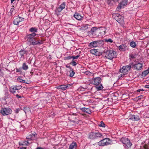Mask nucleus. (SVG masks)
Returning a JSON list of instances; mask_svg holds the SVG:
<instances>
[{
  "instance_id": "33",
  "label": "nucleus",
  "mask_w": 149,
  "mask_h": 149,
  "mask_svg": "<svg viewBox=\"0 0 149 149\" xmlns=\"http://www.w3.org/2000/svg\"><path fill=\"white\" fill-rule=\"evenodd\" d=\"M98 125L99 126L103 127H104L105 126V125L102 121H101L100 123L98 124Z\"/></svg>"
},
{
  "instance_id": "27",
  "label": "nucleus",
  "mask_w": 149,
  "mask_h": 149,
  "mask_svg": "<svg viewBox=\"0 0 149 149\" xmlns=\"http://www.w3.org/2000/svg\"><path fill=\"white\" fill-rule=\"evenodd\" d=\"M95 138H98L101 137L102 136V135L101 133L98 132H95Z\"/></svg>"
},
{
  "instance_id": "31",
  "label": "nucleus",
  "mask_w": 149,
  "mask_h": 149,
  "mask_svg": "<svg viewBox=\"0 0 149 149\" xmlns=\"http://www.w3.org/2000/svg\"><path fill=\"white\" fill-rule=\"evenodd\" d=\"M22 68L24 70H27L28 69V67L26 63H23L22 66Z\"/></svg>"
},
{
  "instance_id": "62",
  "label": "nucleus",
  "mask_w": 149,
  "mask_h": 149,
  "mask_svg": "<svg viewBox=\"0 0 149 149\" xmlns=\"http://www.w3.org/2000/svg\"><path fill=\"white\" fill-rule=\"evenodd\" d=\"M121 76H122V75H123L122 74H121Z\"/></svg>"
},
{
  "instance_id": "36",
  "label": "nucleus",
  "mask_w": 149,
  "mask_h": 149,
  "mask_svg": "<svg viewBox=\"0 0 149 149\" xmlns=\"http://www.w3.org/2000/svg\"><path fill=\"white\" fill-rule=\"evenodd\" d=\"M104 41L105 42L109 43H112L113 42V40L111 38L109 39H105Z\"/></svg>"
},
{
  "instance_id": "10",
  "label": "nucleus",
  "mask_w": 149,
  "mask_h": 149,
  "mask_svg": "<svg viewBox=\"0 0 149 149\" xmlns=\"http://www.w3.org/2000/svg\"><path fill=\"white\" fill-rule=\"evenodd\" d=\"M43 43L42 41L41 40L35 38L29 42V45H40L42 44Z\"/></svg>"
},
{
  "instance_id": "38",
  "label": "nucleus",
  "mask_w": 149,
  "mask_h": 149,
  "mask_svg": "<svg viewBox=\"0 0 149 149\" xmlns=\"http://www.w3.org/2000/svg\"><path fill=\"white\" fill-rule=\"evenodd\" d=\"M149 73V69H148V70L142 72V74H144L145 76L147 75Z\"/></svg>"
},
{
  "instance_id": "14",
  "label": "nucleus",
  "mask_w": 149,
  "mask_h": 149,
  "mask_svg": "<svg viewBox=\"0 0 149 149\" xmlns=\"http://www.w3.org/2000/svg\"><path fill=\"white\" fill-rule=\"evenodd\" d=\"M65 2H63L59 7L57 8L56 10V13H59L62 10L65 8Z\"/></svg>"
},
{
  "instance_id": "40",
  "label": "nucleus",
  "mask_w": 149,
  "mask_h": 149,
  "mask_svg": "<svg viewBox=\"0 0 149 149\" xmlns=\"http://www.w3.org/2000/svg\"><path fill=\"white\" fill-rule=\"evenodd\" d=\"M17 18L19 19V20L20 22L23 21L24 19V18L20 17H17Z\"/></svg>"
},
{
  "instance_id": "6",
  "label": "nucleus",
  "mask_w": 149,
  "mask_h": 149,
  "mask_svg": "<svg viewBox=\"0 0 149 149\" xmlns=\"http://www.w3.org/2000/svg\"><path fill=\"white\" fill-rule=\"evenodd\" d=\"M28 51L24 49H22L17 53V56L18 57L20 58H24L25 56L28 54Z\"/></svg>"
},
{
  "instance_id": "34",
  "label": "nucleus",
  "mask_w": 149,
  "mask_h": 149,
  "mask_svg": "<svg viewBox=\"0 0 149 149\" xmlns=\"http://www.w3.org/2000/svg\"><path fill=\"white\" fill-rule=\"evenodd\" d=\"M75 74V72L73 70V69L71 70V71H70V76L71 77H72Z\"/></svg>"
},
{
  "instance_id": "48",
  "label": "nucleus",
  "mask_w": 149,
  "mask_h": 149,
  "mask_svg": "<svg viewBox=\"0 0 149 149\" xmlns=\"http://www.w3.org/2000/svg\"><path fill=\"white\" fill-rule=\"evenodd\" d=\"M111 1V0H107V2L109 5L110 4Z\"/></svg>"
},
{
  "instance_id": "5",
  "label": "nucleus",
  "mask_w": 149,
  "mask_h": 149,
  "mask_svg": "<svg viewBox=\"0 0 149 149\" xmlns=\"http://www.w3.org/2000/svg\"><path fill=\"white\" fill-rule=\"evenodd\" d=\"M113 17L120 24H123L124 22V17L119 14H115Z\"/></svg>"
},
{
  "instance_id": "47",
  "label": "nucleus",
  "mask_w": 149,
  "mask_h": 149,
  "mask_svg": "<svg viewBox=\"0 0 149 149\" xmlns=\"http://www.w3.org/2000/svg\"><path fill=\"white\" fill-rule=\"evenodd\" d=\"M144 91V90L143 89H139V90H138L137 91V92H140L141 91Z\"/></svg>"
},
{
  "instance_id": "19",
  "label": "nucleus",
  "mask_w": 149,
  "mask_h": 149,
  "mask_svg": "<svg viewBox=\"0 0 149 149\" xmlns=\"http://www.w3.org/2000/svg\"><path fill=\"white\" fill-rule=\"evenodd\" d=\"M36 134L35 133L34 134H30L26 137V139L33 140L35 139L36 137Z\"/></svg>"
},
{
  "instance_id": "16",
  "label": "nucleus",
  "mask_w": 149,
  "mask_h": 149,
  "mask_svg": "<svg viewBox=\"0 0 149 149\" xmlns=\"http://www.w3.org/2000/svg\"><path fill=\"white\" fill-rule=\"evenodd\" d=\"M70 84L67 85H61L57 87H56V88L57 89H61L63 90H65L67 89L68 87H70Z\"/></svg>"
},
{
  "instance_id": "20",
  "label": "nucleus",
  "mask_w": 149,
  "mask_h": 149,
  "mask_svg": "<svg viewBox=\"0 0 149 149\" xmlns=\"http://www.w3.org/2000/svg\"><path fill=\"white\" fill-rule=\"evenodd\" d=\"M77 144L76 142H73L70 146L69 149H76Z\"/></svg>"
},
{
  "instance_id": "18",
  "label": "nucleus",
  "mask_w": 149,
  "mask_h": 149,
  "mask_svg": "<svg viewBox=\"0 0 149 149\" xmlns=\"http://www.w3.org/2000/svg\"><path fill=\"white\" fill-rule=\"evenodd\" d=\"M127 46L125 44H122L118 47L119 49L121 51H124L127 49Z\"/></svg>"
},
{
  "instance_id": "59",
  "label": "nucleus",
  "mask_w": 149,
  "mask_h": 149,
  "mask_svg": "<svg viewBox=\"0 0 149 149\" xmlns=\"http://www.w3.org/2000/svg\"><path fill=\"white\" fill-rule=\"evenodd\" d=\"M20 149H26V148L23 147V148H21Z\"/></svg>"
},
{
  "instance_id": "61",
  "label": "nucleus",
  "mask_w": 149,
  "mask_h": 149,
  "mask_svg": "<svg viewBox=\"0 0 149 149\" xmlns=\"http://www.w3.org/2000/svg\"><path fill=\"white\" fill-rule=\"evenodd\" d=\"M50 56H49V58H50V59H51V57H50Z\"/></svg>"
},
{
  "instance_id": "53",
  "label": "nucleus",
  "mask_w": 149,
  "mask_h": 149,
  "mask_svg": "<svg viewBox=\"0 0 149 149\" xmlns=\"http://www.w3.org/2000/svg\"><path fill=\"white\" fill-rule=\"evenodd\" d=\"M19 111V109H16L15 112L16 113H18Z\"/></svg>"
},
{
  "instance_id": "22",
  "label": "nucleus",
  "mask_w": 149,
  "mask_h": 149,
  "mask_svg": "<svg viewBox=\"0 0 149 149\" xmlns=\"http://www.w3.org/2000/svg\"><path fill=\"white\" fill-rule=\"evenodd\" d=\"M81 110L82 111L85 112L86 113L89 114H90L91 112L90 109L85 107L81 108Z\"/></svg>"
},
{
  "instance_id": "29",
  "label": "nucleus",
  "mask_w": 149,
  "mask_h": 149,
  "mask_svg": "<svg viewBox=\"0 0 149 149\" xmlns=\"http://www.w3.org/2000/svg\"><path fill=\"white\" fill-rule=\"evenodd\" d=\"M19 22H20L19 20L17 18L15 19L13 21L14 24L17 25H18Z\"/></svg>"
},
{
  "instance_id": "15",
  "label": "nucleus",
  "mask_w": 149,
  "mask_h": 149,
  "mask_svg": "<svg viewBox=\"0 0 149 149\" xmlns=\"http://www.w3.org/2000/svg\"><path fill=\"white\" fill-rule=\"evenodd\" d=\"M140 120L139 116L137 115H131L129 117V120H130L133 121H137Z\"/></svg>"
},
{
  "instance_id": "9",
  "label": "nucleus",
  "mask_w": 149,
  "mask_h": 149,
  "mask_svg": "<svg viewBox=\"0 0 149 149\" xmlns=\"http://www.w3.org/2000/svg\"><path fill=\"white\" fill-rule=\"evenodd\" d=\"M131 68V66L130 65L123 66L120 69V72L122 73L123 74H125L130 70Z\"/></svg>"
},
{
  "instance_id": "35",
  "label": "nucleus",
  "mask_w": 149,
  "mask_h": 149,
  "mask_svg": "<svg viewBox=\"0 0 149 149\" xmlns=\"http://www.w3.org/2000/svg\"><path fill=\"white\" fill-rule=\"evenodd\" d=\"M14 87L15 88L16 90V91H17V92H18V90L22 88V86H18L16 85L14 86Z\"/></svg>"
},
{
  "instance_id": "42",
  "label": "nucleus",
  "mask_w": 149,
  "mask_h": 149,
  "mask_svg": "<svg viewBox=\"0 0 149 149\" xmlns=\"http://www.w3.org/2000/svg\"><path fill=\"white\" fill-rule=\"evenodd\" d=\"M130 57L131 58H135V56L132 54L130 55Z\"/></svg>"
},
{
  "instance_id": "24",
  "label": "nucleus",
  "mask_w": 149,
  "mask_h": 149,
  "mask_svg": "<svg viewBox=\"0 0 149 149\" xmlns=\"http://www.w3.org/2000/svg\"><path fill=\"white\" fill-rule=\"evenodd\" d=\"M97 28L96 27H92L91 30V32L92 34H95L97 31Z\"/></svg>"
},
{
  "instance_id": "43",
  "label": "nucleus",
  "mask_w": 149,
  "mask_h": 149,
  "mask_svg": "<svg viewBox=\"0 0 149 149\" xmlns=\"http://www.w3.org/2000/svg\"><path fill=\"white\" fill-rule=\"evenodd\" d=\"M70 63L73 66H75L77 65L76 62L74 61Z\"/></svg>"
},
{
  "instance_id": "21",
  "label": "nucleus",
  "mask_w": 149,
  "mask_h": 149,
  "mask_svg": "<svg viewBox=\"0 0 149 149\" xmlns=\"http://www.w3.org/2000/svg\"><path fill=\"white\" fill-rule=\"evenodd\" d=\"M16 91V90L15 88L14 87V86H11L10 88L9 91L10 92L14 95H15L17 93Z\"/></svg>"
},
{
  "instance_id": "44",
  "label": "nucleus",
  "mask_w": 149,
  "mask_h": 149,
  "mask_svg": "<svg viewBox=\"0 0 149 149\" xmlns=\"http://www.w3.org/2000/svg\"><path fill=\"white\" fill-rule=\"evenodd\" d=\"M79 55H77V56H72V58H73V59H77L79 57Z\"/></svg>"
},
{
  "instance_id": "25",
  "label": "nucleus",
  "mask_w": 149,
  "mask_h": 149,
  "mask_svg": "<svg viewBox=\"0 0 149 149\" xmlns=\"http://www.w3.org/2000/svg\"><path fill=\"white\" fill-rule=\"evenodd\" d=\"M89 136V138L91 139H96L95 132H91L90 133Z\"/></svg>"
},
{
  "instance_id": "17",
  "label": "nucleus",
  "mask_w": 149,
  "mask_h": 149,
  "mask_svg": "<svg viewBox=\"0 0 149 149\" xmlns=\"http://www.w3.org/2000/svg\"><path fill=\"white\" fill-rule=\"evenodd\" d=\"M74 17L77 19L78 20H82L84 17L81 15L79 13L76 12L74 15Z\"/></svg>"
},
{
  "instance_id": "51",
  "label": "nucleus",
  "mask_w": 149,
  "mask_h": 149,
  "mask_svg": "<svg viewBox=\"0 0 149 149\" xmlns=\"http://www.w3.org/2000/svg\"><path fill=\"white\" fill-rule=\"evenodd\" d=\"M145 87L147 88H149V85H146L145 86Z\"/></svg>"
},
{
  "instance_id": "57",
  "label": "nucleus",
  "mask_w": 149,
  "mask_h": 149,
  "mask_svg": "<svg viewBox=\"0 0 149 149\" xmlns=\"http://www.w3.org/2000/svg\"><path fill=\"white\" fill-rule=\"evenodd\" d=\"M113 1H115V2H116V1H118V2L120 0H113Z\"/></svg>"
},
{
  "instance_id": "60",
  "label": "nucleus",
  "mask_w": 149,
  "mask_h": 149,
  "mask_svg": "<svg viewBox=\"0 0 149 149\" xmlns=\"http://www.w3.org/2000/svg\"><path fill=\"white\" fill-rule=\"evenodd\" d=\"M16 92H17V93H16V94H17L18 93H19V92H17V91H16Z\"/></svg>"
},
{
  "instance_id": "39",
  "label": "nucleus",
  "mask_w": 149,
  "mask_h": 149,
  "mask_svg": "<svg viewBox=\"0 0 149 149\" xmlns=\"http://www.w3.org/2000/svg\"><path fill=\"white\" fill-rule=\"evenodd\" d=\"M17 80L18 81H20L21 82H23V81H25V80H24L22 79V77H19L17 78Z\"/></svg>"
},
{
  "instance_id": "13",
  "label": "nucleus",
  "mask_w": 149,
  "mask_h": 149,
  "mask_svg": "<svg viewBox=\"0 0 149 149\" xmlns=\"http://www.w3.org/2000/svg\"><path fill=\"white\" fill-rule=\"evenodd\" d=\"M143 66V65L142 63H138L133 65L132 67L134 69L137 70H140L141 69Z\"/></svg>"
},
{
  "instance_id": "37",
  "label": "nucleus",
  "mask_w": 149,
  "mask_h": 149,
  "mask_svg": "<svg viewBox=\"0 0 149 149\" xmlns=\"http://www.w3.org/2000/svg\"><path fill=\"white\" fill-rule=\"evenodd\" d=\"M91 52L93 54H95L97 52V51L96 49H92L91 50Z\"/></svg>"
},
{
  "instance_id": "52",
  "label": "nucleus",
  "mask_w": 149,
  "mask_h": 149,
  "mask_svg": "<svg viewBox=\"0 0 149 149\" xmlns=\"http://www.w3.org/2000/svg\"><path fill=\"white\" fill-rule=\"evenodd\" d=\"M16 70H17V71H16L17 72H19L21 71V70L19 69H17Z\"/></svg>"
},
{
  "instance_id": "4",
  "label": "nucleus",
  "mask_w": 149,
  "mask_h": 149,
  "mask_svg": "<svg viewBox=\"0 0 149 149\" xmlns=\"http://www.w3.org/2000/svg\"><path fill=\"white\" fill-rule=\"evenodd\" d=\"M120 141L124 145V146L125 147L130 148L132 145L130 140L127 138H122L120 139Z\"/></svg>"
},
{
  "instance_id": "28",
  "label": "nucleus",
  "mask_w": 149,
  "mask_h": 149,
  "mask_svg": "<svg viewBox=\"0 0 149 149\" xmlns=\"http://www.w3.org/2000/svg\"><path fill=\"white\" fill-rule=\"evenodd\" d=\"M28 143H29V142L27 141H24L19 143V144L20 146L27 145Z\"/></svg>"
},
{
  "instance_id": "11",
  "label": "nucleus",
  "mask_w": 149,
  "mask_h": 149,
  "mask_svg": "<svg viewBox=\"0 0 149 149\" xmlns=\"http://www.w3.org/2000/svg\"><path fill=\"white\" fill-rule=\"evenodd\" d=\"M36 35V34L34 33L27 35L26 36V38H27V41L29 43L30 42L35 38L34 37Z\"/></svg>"
},
{
  "instance_id": "23",
  "label": "nucleus",
  "mask_w": 149,
  "mask_h": 149,
  "mask_svg": "<svg viewBox=\"0 0 149 149\" xmlns=\"http://www.w3.org/2000/svg\"><path fill=\"white\" fill-rule=\"evenodd\" d=\"M89 26L88 24H87L83 25L79 28V29L83 31H85L88 29Z\"/></svg>"
},
{
  "instance_id": "7",
  "label": "nucleus",
  "mask_w": 149,
  "mask_h": 149,
  "mask_svg": "<svg viewBox=\"0 0 149 149\" xmlns=\"http://www.w3.org/2000/svg\"><path fill=\"white\" fill-rule=\"evenodd\" d=\"M11 109L9 107L2 108L0 112L3 116L8 115L12 112Z\"/></svg>"
},
{
  "instance_id": "49",
  "label": "nucleus",
  "mask_w": 149,
  "mask_h": 149,
  "mask_svg": "<svg viewBox=\"0 0 149 149\" xmlns=\"http://www.w3.org/2000/svg\"><path fill=\"white\" fill-rule=\"evenodd\" d=\"M16 96L18 98H20L21 97L20 96H19L17 94H16Z\"/></svg>"
},
{
  "instance_id": "50",
  "label": "nucleus",
  "mask_w": 149,
  "mask_h": 149,
  "mask_svg": "<svg viewBox=\"0 0 149 149\" xmlns=\"http://www.w3.org/2000/svg\"><path fill=\"white\" fill-rule=\"evenodd\" d=\"M2 70L3 69L1 68L0 67V73H3Z\"/></svg>"
},
{
  "instance_id": "46",
  "label": "nucleus",
  "mask_w": 149,
  "mask_h": 149,
  "mask_svg": "<svg viewBox=\"0 0 149 149\" xmlns=\"http://www.w3.org/2000/svg\"><path fill=\"white\" fill-rule=\"evenodd\" d=\"M143 97V95H141L139 96L137 98H138V99H141Z\"/></svg>"
},
{
  "instance_id": "3",
  "label": "nucleus",
  "mask_w": 149,
  "mask_h": 149,
  "mask_svg": "<svg viewBox=\"0 0 149 149\" xmlns=\"http://www.w3.org/2000/svg\"><path fill=\"white\" fill-rule=\"evenodd\" d=\"M104 44V41L102 40H99L93 41L90 43L89 46L91 48L97 47L102 46Z\"/></svg>"
},
{
  "instance_id": "41",
  "label": "nucleus",
  "mask_w": 149,
  "mask_h": 149,
  "mask_svg": "<svg viewBox=\"0 0 149 149\" xmlns=\"http://www.w3.org/2000/svg\"><path fill=\"white\" fill-rule=\"evenodd\" d=\"M72 56H69L65 57V59L69 60L72 58Z\"/></svg>"
},
{
  "instance_id": "26",
  "label": "nucleus",
  "mask_w": 149,
  "mask_h": 149,
  "mask_svg": "<svg viewBox=\"0 0 149 149\" xmlns=\"http://www.w3.org/2000/svg\"><path fill=\"white\" fill-rule=\"evenodd\" d=\"M37 29L36 27H32L29 29V31L30 32L32 33H35L37 32Z\"/></svg>"
},
{
  "instance_id": "2",
  "label": "nucleus",
  "mask_w": 149,
  "mask_h": 149,
  "mask_svg": "<svg viewBox=\"0 0 149 149\" xmlns=\"http://www.w3.org/2000/svg\"><path fill=\"white\" fill-rule=\"evenodd\" d=\"M103 52L106 54L105 57L108 59L112 60L116 56V53L115 51L107 49H105Z\"/></svg>"
},
{
  "instance_id": "56",
  "label": "nucleus",
  "mask_w": 149,
  "mask_h": 149,
  "mask_svg": "<svg viewBox=\"0 0 149 149\" xmlns=\"http://www.w3.org/2000/svg\"><path fill=\"white\" fill-rule=\"evenodd\" d=\"M36 149H44L42 148L41 147H38Z\"/></svg>"
},
{
  "instance_id": "32",
  "label": "nucleus",
  "mask_w": 149,
  "mask_h": 149,
  "mask_svg": "<svg viewBox=\"0 0 149 149\" xmlns=\"http://www.w3.org/2000/svg\"><path fill=\"white\" fill-rule=\"evenodd\" d=\"M23 110L24 111V112L26 113L27 112H28L30 111V109L28 107H24L23 108Z\"/></svg>"
},
{
  "instance_id": "12",
  "label": "nucleus",
  "mask_w": 149,
  "mask_h": 149,
  "mask_svg": "<svg viewBox=\"0 0 149 149\" xmlns=\"http://www.w3.org/2000/svg\"><path fill=\"white\" fill-rule=\"evenodd\" d=\"M127 3V0H123L122 2L120 3L119 5L117 7L116 10L118 11H119L121 8H123L124 6L126 5Z\"/></svg>"
},
{
  "instance_id": "30",
  "label": "nucleus",
  "mask_w": 149,
  "mask_h": 149,
  "mask_svg": "<svg viewBox=\"0 0 149 149\" xmlns=\"http://www.w3.org/2000/svg\"><path fill=\"white\" fill-rule=\"evenodd\" d=\"M130 45L132 48H135L136 45L135 42L133 40H132L130 43Z\"/></svg>"
},
{
  "instance_id": "45",
  "label": "nucleus",
  "mask_w": 149,
  "mask_h": 149,
  "mask_svg": "<svg viewBox=\"0 0 149 149\" xmlns=\"http://www.w3.org/2000/svg\"><path fill=\"white\" fill-rule=\"evenodd\" d=\"M15 9L13 8H11L10 12L11 14H12V13L13 12V11Z\"/></svg>"
},
{
  "instance_id": "58",
  "label": "nucleus",
  "mask_w": 149,
  "mask_h": 149,
  "mask_svg": "<svg viewBox=\"0 0 149 149\" xmlns=\"http://www.w3.org/2000/svg\"><path fill=\"white\" fill-rule=\"evenodd\" d=\"M15 0H11V3H12Z\"/></svg>"
},
{
  "instance_id": "54",
  "label": "nucleus",
  "mask_w": 149,
  "mask_h": 149,
  "mask_svg": "<svg viewBox=\"0 0 149 149\" xmlns=\"http://www.w3.org/2000/svg\"><path fill=\"white\" fill-rule=\"evenodd\" d=\"M66 67L67 68H70L71 70H72V69L70 66L66 65Z\"/></svg>"
},
{
  "instance_id": "8",
  "label": "nucleus",
  "mask_w": 149,
  "mask_h": 149,
  "mask_svg": "<svg viewBox=\"0 0 149 149\" xmlns=\"http://www.w3.org/2000/svg\"><path fill=\"white\" fill-rule=\"evenodd\" d=\"M111 142L110 139L106 138L101 140L98 143V145L100 146H107L110 144Z\"/></svg>"
},
{
  "instance_id": "55",
  "label": "nucleus",
  "mask_w": 149,
  "mask_h": 149,
  "mask_svg": "<svg viewBox=\"0 0 149 149\" xmlns=\"http://www.w3.org/2000/svg\"><path fill=\"white\" fill-rule=\"evenodd\" d=\"M22 83H25V84H29V83H28L27 81H26V80H25V81H23V82Z\"/></svg>"
},
{
  "instance_id": "1",
  "label": "nucleus",
  "mask_w": 149,
  "mask_h": 149,
  "mask_svg": "<svg viewBox=\"0 0 149 149\" xmlns=\"http://www.w3.org/2000/svg\"><path fill=\"white\" fill-rule=\"evenodd\" d=\"M102 81V79L100 77H97L92 78L90 81V82L91 84L96 86L95 87L97 91H100L103 88V87L101 84Z\"/></svg>"
}]
</instances>
